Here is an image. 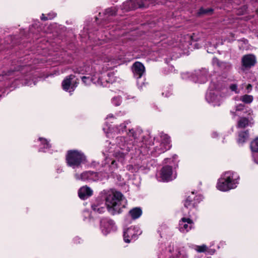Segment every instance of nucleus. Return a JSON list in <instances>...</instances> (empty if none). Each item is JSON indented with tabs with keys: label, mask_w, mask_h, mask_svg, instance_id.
<instances>
[{
	"label": "nucleus",
	"mask_w": 258,
	"mask_h": 258,
	"mask_svg": "<svg viewBox=\"0 0 258 258\" xmlns=\"http://www.w3.org/2000/svg\"><path fill=\"white\" fill-rule=\"evenodd\" d=\"M101 194L105 201V206L108 211L112 214H119L121 209L124 207L122 205L123 196L120 192L112 190H104Z\"/></svg>",
	"instance_id": "1"
},
{
	"label": "nucleus",
	"mask_w": 258,
	"mask_h": 258,
	"mask_svg": "<svg viewBox=\"0 0 258 258\" xmlns=\"http://www.w3.org/2000/svg\"><path fill=\"white\" fill-rule=\"evenodd\" d=\"M176 155H174L171 158H166L164 160L165 164H168L164 166L161 169L158 180L160 181H169L174 179L176 177V169L178 166V161Z\"/></svg>",
	"instance_id": "2"
},
{
	"label": "nucleus",
	"mask_w": 258,
	"mask_h": 258,
	"mask_svg": "<svg viewBox=\"0 0 258 258\" xmlns=\"http://www.w3.org/2000/svg\"><path fill=\"white\" fill-rule=\"evenodd\" d=\"M133 130H129V133L127 137H119L116 139V143L119 149L115 150L114 155L120 162L123 161L127 153L133 147L132 139L129 141L128 138L129 137H131V136H132V138H133Z\"/></svg>",
	"instance_id": "3"
},
{
	"label": "nucleus",
	"mask_w": 258,
	"mask_h": 258,
	"mask_svg": "<svg viewBox=\"0 0 258 258\" xmlns=\"http://www.w3.org/2000/svg\"><path fill=\"white\" fill-rule=\"evenodd\" d=\"M210 87L211 89L207 92L206 99L214 106H219L225 97V87L222 84H212Z\"/></svg>",
	"instance_id": "4"
},
{
	"label": "nucleus",
	"mask_w": 258,
	"mask_h": 258,
	"mask_svg": "<svg viewBox=\"0 0 258 258\" xmlns=\"http://www.w3.org/2000/svg\"><path fill=\"white\" fill-rule=\"evenodd\" d=\"M67 161L68 165L73 168L80 167L81 164L86 161L85 155L78 150L69 151L67 156Z\"/></svg>",
	"instance_id": "5"
},
{
	"label": "nucleus",
	"mask_w": 258,
	"mask_h": 258,
	"mask_svg": "<svg viewBox=\"0 0 258 258\" xmlns=\"http://www.w3.org/2000/svg\"><path fill=\"white\" fill-rule=\"evenodd\" d=\"M163 3V0H130L124 3L122 9L125 11L147 7L149 4Z\"/></svg>",
	"instance_id": "6"
},
{
	"label": "nucleus",
	"mask_w": 258,
	"mask_h": 258,
	"mask_svg": "<svg viewBox=\"0 0 258 258\" xmlns=\"http://www.w3.org/2000/svg\"><path fill=\"white\" fill-rule=\"evenodd\" d=\"M154 144L155 145L154 150L158 154L165 152L171 147L169 136L163 133L160 134V139H155Z\"/></svg>",
	"instance_id": "7"
},
{
	"label": "nucleus",
	"mask_w": 258,
	"mask_h": 258,
	"mask_svg": "<svg viewBox=\"0 0 258 258\" xmlns=\"http://www.w3.org/2000/svg\"><path fill=\"white\" fill-rule=\"evenodd\" d=\"M142 233L141 229L135 226H131L124 231L123 239L125 242L130 243L133 240H135L137 236Z\"/></svg>",
	"instance_id": "8"
},
{
	"label": "nucleus",
	"mask_w": 258,
	"mask_h": 258,
	"mask_svg": "<svg viewBox=\"0 0 258 258\" xmlns=\"http://www.w3.org/2000/svg\"><path fill=\"white\" fill-rule=\"evenodd\" d=\"M223 181H227L230 185L237 187L238 184L239 177L238 175L232 171H227L224 172L221 176Z\"/></svg>",
	"instance_id": "9"
},
{
	"label": "nucleus",
	"mask_w": 258,
	"mask_h": 258,
	"mask_svg": "<svg viewBox=\"0 0 258 258\" xmlns=\"http://www.w3.org/2000/svg\"><path fill=\"white\" fill-rule=\"evenodd\" d=\"M100 225L102 232L104 235H107L116 229L113 221L107 218L102 219L100 221Z\"/></svg>",
	"instance_id": "10"
},
{
	"label": "nucleus",
	"mask_w": 258,
	"mask_h": 258,
	"mask_svg": "<svg viewBox=\"0 0 258 258\" xmlns=\"http://www.w3.org/2000/svg\"><path fill=\"white\" fill-rule=\"evenodd\" d=\"M203 199L201 196H195L194 192H191L184 202V206L189 209L195 207Z\"/></svg>",
	"instance_id": "11"
},
{
	"label": "nucleus",
	"mask_w": 258,
	"mask_h": 258,
	"mask_svg": "<svg viewBox=\"0 0 258 258\" xmlns=\"http://www.w3.org/2000/svg\"><path fill=\"white\" fill-rule=\"evenodd\" d=\"M256 62V57L252 54L244 55L241 58L242 67L244 69L251 68L255 65Z\"/></svg>",
	"instance_id": "12"
},
{
	"label": "nucleus",
	"mask_w": 258,
	"mask_h": 258,
	"mask_svg": "<svg viewBox=\"0 0 258 258\" xmlns=\"http://www.w3.org/2000/svg\"><path fill=\"white\" fill-rule=\"evenodd\" d=\"M74 78V75H70L66 77L62 82V87L64 90L70 92L74 91L77 87V82H72V80Z\"/></svg>",
	"instance_id": "13"
},
{
	"label": "nucleus",
	"mask_w": 258,
	"mask_h": 258,
	"mask_svg": "<svg viewBox=\"0 0 258 258\" xmlns=\"http://www.w3.org/2000/svg\"><path fill=\"white\" fill-rule=\"evenodd\" d=\"M190 39L191 36L188 35L182 36L180 38H178L175 43H174L172 44L175 47L177 46L182 49H185L188 47V46L190 44Z\"/></svg>",
	"instance_id": "14"
},
{
	"label": "nucleus",
	"mask_w": 258,
	"mask_h": 258,
	"mask_svg": "<svg viewBox=\"0 0 258 258\" xmlns=\"http://www.w3.org/2000/svg\"><path fill=\"white\" fill-rule=\"evenodd\" d=\"M179 230L182 232H187L193 226V222L189 218H183L179 221Z\"/></svg>",
	"instance_id": "15"
},
{
	"label": "nucleus",
	"mask_w": 258,
	"mask_h": 258,
	"mask_svg": "<svg viewBox=\"0 0 258 258\" xmlns=\"http://www.w3.org/2000/svg\"><path fill=\"white\" fill-rule=\"evenodd\" d=\"M104 76H102L101 77H99L98 81L97 82L94 81V79H91L89 77H87L84 76L82 78V81L85 85H89L90 84L91 82H93L95 84H97L98 85L105 86L104 84V80H105L106 82L108 83H112V80L111 79H106V78H103Z\"/></svg>",
	"instance_id": "16"
},
{
	"label": "nucleus",
	"mask_w": 258,
	"mask_h": 258,
	"mask_svg": "<svg viewBox=\"0 0 258 258\" xmlns=\"http://www.w3.org/2000/svg\"><path fill=\"white\" fill-rule=\"evenodd\" d=\"M93 190L89 186L86 185L81 187L78 191L79 197L80 199L85 200L93 195Z\"/></svg>",
	"instance_id": "17"
},
{
	"label": "nucleus",
	"mask_w": 258,
	"mask_h": 258,
	"mask_svg": "<svg viewBox=\"0 0 258 258\" xmlns=\"http://www.w3.org/2000/svg\"><path fill=\"white\" fill-rule=\"evenodd\" d=\"M134 73L135 77L140 78L145 73V68L144 65L140 62H136L134 64Z\"/></svg>",
	"instance_id": "18"
},
{
	"label": "nucleus",
	"mask_w": 258,
	"mask_h": 258,
	"mask_svg": "<svg viewBox=\"0 0 258 258\" xmlns=\"http://www.w3.org/2000/svg\"><path fill=\"white\" fill-rule=\"evenodd\" d=\"M216 187L218 190L222 191H227L235 188L227 181H223L221 177L218 180Z\"/></svg>",
	"instance_id": "19"
},
{
	"label": "nucleus",
	"mask_w": 258,
	"mask_h": 258,
	"mask_svg": "<svg viewBox=\"0 0 258 258\" xmlns=\"http://www.w3.org/2000/svg\"><path fill=\"white\" fill-rule=\"evenodd\" d=\"M216 187L218 190L222 191H227L235 188L227 181H223L221 177L218 180Z\"/></svg>",
	"instance_id": "20"
},
{
	"label": "nucleus",
	"mask_w": 258,
	"mask_h": 258,
	"mask_svg": "<svg viewBox=\"0 0 258 258\" xmlns=\"http://www.w3.org/2000/svg\"><path fill=\"white\" fill-rule=\"evenodd\" d=\"M105 205L103 203L97 201L92 205V209L95 213L101 214L106 211Z\"/></svg>",
	"instance_id": "21"
},
{
	"label": "nucleus",
	"mask_w": 258,
	"mask_h": 258,
	"mask_svg": "<svg viewBox=\"0 0 258 258\" xmlns=\"http://www.w3.org/2000/svg\"><path fill=\"white\" fill-rule=\"evenodd\" d=\"M249 115H250L249 117L248 118L246 117H241L238 122V126L239 127H245L247 126H248L251 123V120L252 119V116L251 115V114H252V111L251 110L249 111Z\"/></svg>",
	"instance_id": "22"
},
{
	"label": "nucleus",
	"mask_w": 258,
	"mask_h": 258,
	"mask_svg": "<svg viewBox=\"0 0 258 258\" xmlns=\"http://www.w3.org/2000/svg\"><path fill=\"white\" fill-rule=\"evenodd\" d=\"M142 214V211L140 208H134L131 210L129 214L133 219L139 218Z\"/></svg>",
	"instance_id": "23"
},
{
	"label": "nucleus",
	"mask_w": 258,
	"mask_h": 258,
	"mask_svg": "<svg viewBox=\"0 0 258 258\" xmlns=\"http://www.w3.org/2000/svg\"><path fill=\"white\" fill-rule=\"evenodd\" d=\"M39 140L41 142V147L40 148L39 151L44 152H47L51 147L50 145L48 143V142L45 139L42 138H39Z\"/></svg>",
	"instance_id": "24"
},
{
	"label": "nucleus",
	"mask_w": 258,
	"mask_h": 258,
	"mask_svg": "<svg viewBox=\"0 0 258 258\" xmlns=\"http://www.w3.org/2000/svg\"><path fill=\"white\" fill-rule=\"evenodd\" d=\"M250 148L253 153V157L255 162L258 163V161H256L254 157V153L258 152V137L255 139L254 141L251 142L250 144Z\"/></svg>",
	"instance_id": "25"
},
{
	"label": "nucleus",
	"mask_w": 258,
	"mask_h": 258,
	"mask_svg": "<svg viewBox=\"0 0 258 258\" xmlns=\"http://www.w3.org/2000/svg\"><path fill=\"white\" fill-rule=\"evenodd\" d=\"M106 177V175L102 173L99 172H92V175L91 178V181H96L99 180H102L103 178Z\"/></svg>",
	"instance_id": "26"
},
{
	"label": "nucleus",
	"mask_w": 258,
	"mask_h": 258,
	"mask_svg": "<svg viewBox=\"0 0 258 258\" xmlns=\"http://www.w3.org/2000/svg\"><path fill=\"white\" fill-rule=\"evenodd\" d=\"M192 79L195 82H199L200 83H204L207 80V77L205 73H201L198 74V77L197 80H195L194 77H192Z\"/></svg>",
	"instance_id": "27"
},
{
	"label": "nucleus",
	"mask_w": 258,
	"mask_h": 258,
	"mask_svg": "<svg viewBox=\"0 0 258 258\" xmlns=\"http://www.w3.org/2000/svg\"><path fill=\"white\" fill-rule=\"evenodd\" d=\"M253 100V96L249 95H244L239 97V100L246 104L250 103Z\"/></svg>",
	"instance_id": "28"
},
{
	"label": "nucleus",
	"mask_w": 258,
	"mask_h": 258,
	"mask_svg": "<svg viewBox=\"0 0 258 258\" xmlns=\"http://www.w3.org/2000/svg\"><path fill=\"white\" fill-rule=\"evenodd\" d=\"M90 174L89 172H84L81 174H79L78 173L75 174V177L76 180H82V181H87V176L88 174Z\"/></svg>",
	"instance_id": "29"
},
{
	"label": "nucleus",
	"mask_w": 258,
	"mask_h": 258,
	"mask_svg": "<svg viewBox=\"0 0 258 258\" xmlns=\"http://www.w3.org/2000/svg\"><path fill=\"white\" fill-rule=\"evenodd\" d=\"M249 135L247 131L241 132L239 135L238 142L243 143L248 138Z\"/></svg>",
	"instance_id": "30"
},
{
	"label": "nucleus",
	"mask_w": 258,
	"mask_h": 258,
	"mask_svg": "<svg viewBox=\"0 0 258 258\" xmlns=\"http://www.w3.org/2000/svg\"><path fill=\"white\" fill-rule=\"evenodd\" d=\"M116 11L117 10L115 8L111 7L106 9L104 12V14L107 16H112L116 14Z\"/></svg>",
	"instance_id": "31"
},
{
	"label": "nucleus",
	"mask_w": 258,
	"mask_h": 258,
	"mask_svg": "<svg viewBox=\"0 0 258 258\" xmlns=\"http://www.w3.org/2000/svg\"><path fill=\"white\" fill-rule=\"evenodd\" d=\"M229 88L231 91L234 92L236 94L240 93V91L238 88V86L236 84H232L229 86Z\"/></svg>",
	"instance_id": "32"
},
{
	"label": "nucleus",
	"mask_w": 258,
	"mask_h": 258,
	"mask_svg": "<svg viewBox=\"0 0 258 258\" xmlns=\"http://www.w3.org/2000/svg\"><path fill=\"white\" fill-rule=\"evenodd\" d=\"M195 249L197 251H198L199 252H205L207 250V247L206 245L203 244L201 246H196Z\"/></svg>",
	"instance_id": "33"
},
{
	"label": "nucleus",
	"mask_w": 258,
	"mask_h": 258,
	"mask_svg": "<svg viewBox=\"0 0 258 258\" xmlns=\"http://www.w3.org/2000/svg\"><path fill=\"white\" fill-rule=\"evenodd\" d=\"M126 122H125L121 124H120L119 126L116 127V131L115 132L117 133H121V132H123V130L126 128Z\"/></svg>",
	"instance_id": "34"
},
{
	"label": "nucleus",
	"mask_w": 258,
	"mask_h": 258,
	"mask_svg": "<svg viewBox=\"0 0 258 258\" xmlns=\"http://www.w3.org/2000/svg\"><path fill=\"white\" fill-rule=\"evenodd\" d=\"M121 100L120 97H114L112 99V103L115 106H118L121 103Z\"/></svg>",
	"instance_id": "35"
},
{
	"label": "nucleus",
	"mask_w": 258,
	"mask_h": 258,
	"mask_svg": "<svg viewBox=\"0 0 258 258\" xmlns=\"http://www.w3.org/2000/svg\"><path fill=\"white\" fill-rule=\"evenodd\" d=\"M212 11V10L211 9H205L204 8H201L199 10V12H198V14L202 15L204 14H208Z\"/></svg>",
	"instance_id": "36"
},
{
	"label": "nucleus",
	"mask_w": 258,
	"mask_h": 258,
	"mask_svg": "<svg viewBox=\"0 0 258 258\" xmlns=\"http://www.w3.org/2000/svg\"><path fill=\"white\" fill-rule=\"evenodd\" d=\"M140 167L139 165H137L136 167H133L132 165H129L127 166V169L132 172H138L139 170Z\"/></svg>",
	"instance_id": "37"
},
{
	"label": "nucleus",
	"mask_w": 258,
	"mask_h": 258,
	"mask_svg": "<svg viewBox=\"0 0 258 258\" xmlns=\"http://www.w3.org/2000/svg\"><path fill=\"white\" fill-rule=\"evenodd\" d=\"M55 16H56L55 14L52 13V15L50 16V15H49L48 17H44V14H42V16L41 17V19L43 20H48V19H51L53 18L54 17H55Z\"/></svg>",
	"instance_id": "38"
},
{
	"label": "nucleus",
	"mask_w": 258,
	"mask_h": 258,
	"mask_svg": "<svg viewBox=\"0 0 258 258\" xmlns=\"http://www.w3.org/2000/svg\"><path fill=\"white\" fill-rule=\"evenodd\" d=\"M243 107H244V105L242 104H240L236 107V111L241 110L243 109Z\"/></svg>",
	"instance_id": "39"
},
{
	"label": "nucleus",
	"mask_w": 258,
	"mask_h": 258,
	"mask_svg": "<svg viewBox=\"0 0 258 258\" xmlns=\"http://www.w3.org/2000/svg\"><path fill=\"white\" fill-rule=\"evenodd\" d=\"M212 62H213V64H216L217 66L219 65V60L216 58H214L213 59V61Z\"/></svg>",
	"instance_id": "40"
},
{
	"label": "nucleus",
	"mask_w": 258,
	"mask_h": 258,
	"mask_svg": "<svg viewBox=\"0 0 258 258\" xmlns=\"http://www.w3.org/2000/svg\"><path fill=\"white\" fill-rule=\"evenodd\" d=\"M246 90H247V93H249L251 89H252V86L251 84H248L247 86H246Z\"/></svg>",
	"instance_id": "41"
},
{
	"label": "nucleus",
	"mask_w": 258,
	"mask_h": 258,
	"mask_svg": "<svg viewBox=\"0 0 258 258\" xmlns=\"http://www.w3.org/2000/svg\"><path fill=\"white\" fill-rule=\"evenodd\" d=\"M90 172V174L87 175V181H91V175H92V171H89Z\"/></svg>",
	"instance_id": "42"
},
{
	"label": "nucleus",
	"mask_w": 258,
	"mask_h": 258,
	"mask_svg": "<svg viewBox=\"0 0 258 258\" xmlns=\"http://www.w3.org/2000/svg\"><path fill=\"white\" fill-rule=\"evenodd\" d=\"M186 74H182V78H183V79H186V77H185V76H186Z\"/></svg>",
	"instance_id": "43"
},
{
	"label": "nucleus",
	"mask_w": 258,
	"mask_h": 258,
	"mask_svg": "<svg viewBox=\"0 0 258 258\" xmlns=\"http://www.w3.org/2000/svg\"><path fill=\"white\" fill-rule=\"evenodd\" d=\"M25 84L29 86L31 85V83L29 82H26Z\"/></svg>",
	"instance_id": "44"
},
{
	"label": "nucleus",
	"mask_w": 258,
	"mask_h": 258,
	"mask_svg": "<svg viewBox=\"0 0 258 258\" xmlns=\"http://www.w3.org/2000/svg\"><path fill=\"white\" fill-rule=\"evenodd\" d=\"M115 160H112L111 161V164H112V165H113L115 164Z\"/></svg>",
	"instance_id": "45"
},
{
	"label": "nucleus",
	"mask_w": 258,
	"mask_h": 258,
	"mask_svg": "<svg viewBox=\"0 0 258 258\" xmlns=\"http://www.w3.org/2000/svg\"><path fill=\"white\" fill-rule=\"evenodd\" d=\"M113 117V115L112 114H109L107 116V118H109V117Z\"/></svg>",
	"instance_id": "46"
},
{
	"label": "nucleus",
	"mask_w": 258,
	"mask_h": 258,
	"mask_svg": "<svg viewBox=\"0 0 258 258\" xmlns=\"http://www.w3.org/2000/svg\"><path fill=\"white\" fill-rule=\"evenodd\" d=\"M25 67H23V68H22V67H21V71H23V70H24V69H25Z\"/></svg>",
	"instance_id": "47"
},
{
	"label": "nucleus",
	"mask_w": 258,
	"mask_h": 258,
	"mask_svg": "<svg viewBox=\"0 0 258 258\" xmlns=\"http://www.w3.org/2000/svg\"><path fill=\"white\" fill-rule=\"evenodd\" d=\"M78 239L79 240V239H80V238L76 237V238H75V240L77 241V240H78Z\"/></svg>",
	"instance_id": "48"
},
{
	"label": "nucleus",
	"mask_w": 258,
	"mask_h": 258,
	"mask_svg": "<svg viewBox=\"0 0 258 258\" xmlns=\"http://www.w3.org/2000/svg\"><path fill=\"white\" fill-rule=\"evenodd\" d=\"M216 136H217L216 133L213 134V137H215Z\"/></svg>",
	"instance_id": "49"
},
{
	"label": "nucleus",
	"mask_w": 258,
	"mask_h": 258,
	"mask_svg": "<svg viewBox=\"0 0 258 258\" xmlns=\"http://www.w3.org/2000/svg\"><path fill=\"white\" fill-rule=\"evenodd\" d=\"M109 130L110 132H112L111 129H110V128H109Z\"/></svg>",
	"instance_id": "50"
},
{
	"label": "nucleus",
	"mask_w": 258,
	"mask_h": 258,
	"mask_svg": "<svg viewBox=\"0 0 258 258\" xmlns=\"http://www.w3.org/2000/svg\"><path fill=\"white\" fill-rule=\"evenodd\" d=\"M78 73H81V71H78Z\"/></svg>",
	"instance_id": "51"
},
{
	"label": "nucleus",
	"mask_w": 258,
	"mask_h": 258,
	"mask_svg": "<svg viewBox=\"0 0 258 258\" xmlns=\"http://www.w3.org/2000/svg\"><path fill=\"white\" fill-rule=\"evenodd\" d=\"M9 74L8 75H10V74L11 73V72H9Z\"/></svg>",
	"instance_id": "52"
}]
</instances>
